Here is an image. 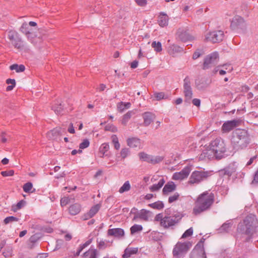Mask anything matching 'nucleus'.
<instances>
[{
	"mask_svg": "<svg viewBox=\"0 0 258 258\" xmlns=\"http://www.w3.org/2000/svg\"><path fill=\"white\" fill-rule=\"evenodd\" d=\"M90 255L89 258H97V250L95 249H90L84 253V256L86 257Z\"/></svg>",
	"mask_w": 258,
	"mask_h": 258,
	"instance_id": "36",
	"label": "nucleus"
},
{
	"mask_svg": "<svg viewBox=\"0 0 258 258\" xmlns=\"http://www.w3.org/2000/svg\"><path fill=\"white\" fill-rule=\"evenodd\" d=\"M219 55L218 52H214L207 55L204 59L203 69H209L215 66L218 62Z\"/></svg>",
	"mask_w": 258,
	"mask_h": 258,
	"instance_id": "9",
	"label": "nucleus"
},
{
	"mask_svg": "<svg viewBox=\"0 0 258 258\" xmlns=\"http://www.w3.org/2000/svg\"><path fill=\"white\" fill-rule=\"evenodd\" d=\"M19 220L18 218L15 217L14 216H9L6 217L4 220V222L5 224H8L12 222L18 221Z\"/></svg>",
	"mask_w": 258,
	"mask_h": 258,
	"instance_id": "48",
	"label": "nucleus"
},
{
	"mask_svg": "<svg viewBox=\"0 0 258 258\" xmlns=\"http://www.w3.org/2000/svg\"><path fill=\"white\" fill-rule=\"evenodd\" d=\"M131 104L130 102H120L117 105V108L119 111L122 112L124 110L130 108Z\"/></svg>",
	"mask_w": 258,
	"mask_h": 258,
	"instance_id": "34",
	"label": "nucleus"
},
{
	"mask_svg": "<svg viewBox=\"0 0 258 258\" xmlns=\"http://www.w3.org/2000/svg\"><path fill=\"white\" fill-rule=\"evenodd\" d=\"M6 83L8 84H11V85L15 86L16 82L14 79H8L6 81Z\"/></svg>",
	"mask_w": 258,
	"mask_h": 258,
	"instance_id": "64",
	"label": "nucleus"
},
{
	"mask_svg": "<svg viewBox=\"0 0 258 258\" xmlns=\"http://www.w3.org/2000/svg\"><path fill=\"white\" fill-rule=\"evenodd\" d=\"M109 145L108 144H102L99 148L100 157L101 158H103L104 157L107 156V155L105 154V153L109 150Z\"/></svg>",
	"mask_w": 258,
	"mask_h": 258,
	"instance_id": "30",
	"label": "nucleus"
},
{
	"mask_svg": "<svg viewBox=\"0 0 258 258\" xmlns=\"http://www.w3.org/2000/svg\"><path fill=\"white\" fill-rule=\"evenodd\" d=\"M138 252V248H126L122 255L123 258H128L132 254H135Z\"/></svg>",
	"mask_w": 258,
	"mask_h": 258,
	"instance_id": "31",
	"label": "nucleus"
},
{
	"mask_svg": "<svg viewBox=\"0 0 258 258\" xmlns=\"http://www.w3.org/2000/svg\"><path fill=\"white\" fill-rule=\"evenodd\" d=\"M210 173L203 170L195 171L192 172L189 177L188 183L190 184H199L206 180L209 176Z\"/></svg>",
	"mask_w": 258,
	"mask_h": 258,
	"instance_id": "7",
	"label": "nucleus"
},
{
	"mask_svg": "<svg viewBox=\"0 0 258 258\" xmlns=\"http://www.w3.org/2000/svg\"><path fill=\"white\" fill-rule=\"evenodd\" d=\"M192 102L194 105L198 107L200 106L201 100L200 99L195 98L192 100Z\"/></svg>",
	"mask_w": 258,
	"mask_h": 258,
	"instance_id": "60",
	"label": "nucleus"
},
{
	"mask_svg": "<svg viewBox=\"0 0 258 258\" xmlns=\"http://www.w3.org/2000/svg\"><path fill=\"white\" fill-rule=\"evenodd\" d=\"M190 171L189 167L184 168L180 172H175L172 176V179L174 180H182L186 178Z\"/></svg>",
	"mask_w": 258,
	"mask_h": 258,
	"instance_id": "15",
	"label": "nucleus"
},
{
	"mask_svg": "<svg viewBox=\"0 0 258 258\" xmlns=\"http://www.w3.org/2000/svg\"><path fill=\"white\" fill-rule=\"evenodd\" d=\"M182 217V214L178 212L172 215L165 216L163 221L161 222V226L164 228L172 227L180 221Z\"/></svg>",
	"mask_w": 258,
	"mask_h": 258,
	"instance_id": "6",
	"label": "nucleus"
},
{
	"mask_svg": "<svg viewBox=\"0 0 258 258\" xmlns=\"http://www.w3.org/2000/svg\"><path fill=\"white\" fill-rule=\"evenodd\" d=\"M70 199L69 197H63L60 200V205L62 207L66 206L70 203Z\"/></svg>",
	"mask_w": 258,
	"mask_h": 258,
	"instance_id": "53",
	"label": "nucleus"
},
{
	"mask_svg": "<svg viewBox=\"0 0 258 258\" xmlns=\"http://www.w3.org/2000/svg\"><path fill=\"white\" fill-rule=\"evenodd\" d=\"M151 45L156 52H160L162 49V45L160 42L153 41Z\"/></svg>",
	"mask_w": 258,
	"mask_h": 258,
	"instance_id": "45",
	"label": "nucleus"
},
{
	"mask_svg": "<svg viewBox=\"0 0 258 258\" xmlns=\"http://www.w3.org/2000/svg\"><path fill=\"white\" fill-rule=\"evenodd\" d=\"M89 144L90 142L88 140H84L83 142L80 144L79 147L80 150L87 148L89 146Z\"/></svg>",
	"mask_w": 258,
	"mask_h": 258,
	"instance_id": "52",
	"label": "nucleus"
},
{
	"mask_svg": "<svg viewBox=\"0 0 258 258\" xmlns=\"http://www.w3.org/2000/svg\"><path fill=\"white\" fill-rule=\"evenodd\" d=\"M97 247L100 249H105L107 247V244L104 241L101 240L98 241L97 240Z\"/></svg>",
	"mask_w": 258,
	"mask_h": 258,
	"instance_id": "55",
	"label": "nucleus"
},
{
	"mask_svg": "<svg viewBox=\"0 0 258 258\" xmlns=\"http://www.w3.org/2000/svg\"><path fill=\"white\" fill-rule=\"evenodd\" d=\"M17 36L18 33L16 31H10L8 33V38L12 42L14 41L15 39H16L17 38H18Z\"/></svg>",
	"mask_w": 258,
	"mask_h": 258,
	"instance_id": "49",
	"label": "nucleus"
},
{
	"mask_svg": "<svg viewBox=\"0 0 258 258\" xmlns=\"http://www.w3.org/2000/svg\"><path fill=\"white\" fill-rule=\"evenodd\" d=\"M149 206L153 209L161 210L164 208V204L161 201H158L149 205Z\"/></svg>",
	"mask_w": 258,
	"mask_h": 258,
	"instance_id": "41",
	"label": "nucleus"
},
{
	"mask_svg": "<svg viewBox=\"0 0 258 258\" xmlns=\"http://www.w3.org/2000/svg\"><path fill=\"white\" fill-rule=\"evenodd\" d=\"M154 97L157 100L163 99L164 97V93L163 92H159L154 93Z\"/></svg>",
	"mask_w": 258,
	"mask_h": 258,
	"instance_id": "57",
	"label": "nucleus"
},
{
	"mask_svg": "<svg viewBox=\"0 0 258 258\" xmlns=\"http://www.w3.org/2000/svg\"><path fill=\"white\" fill-rule=\"evenodd\" d=\"M126 143L128 146L132 148H138L141 149V142L140 139L137 137L129 138L126 140Z\"/></svg>",
	"mask_w": 258,
	"mask_h": 258,
	"instance_id": "17",
	"label": "nucleus"
},
{
	"mask_svg": "<svg viewBox=\"0 0 258 258\" xmlns=\"http://www.w3.org/2000/svg\"><path fill=\"white\" fill-rule=\"evenodd\" d=\"M10 70H16V72H23L25 71V67L24 65H18L17 64H14L11 65L10 67Z\"/></svg>",
	"mask_w": 258,
	"mask_h": 258,
	"instance_id": "37",
	"label": "nucleus"
},
{
	"mask_svg": "<svg viewBox=\"0 0 258 258\" xmlns=\"http://www.w3.org/2000/svg\"><path fill=\"white\" fill-rule=\"evenodd\" d=\"M191 247V243L189 241L177 242L173 249V258H180L183 256Z\"/></svg>",
	"mask_w": 258,
	"mask_h": 258,
	"instance_id": "4",
	"label": "nucleus"
},
{
	"mask_svg": "<svg viewBox=\"0 0 258 258\" xmlns=\"http://www.w3.org/2000/svg\"><path fill=\"white\" fill-rule=\"evenodd\" d=\"M165 181L163 178H161L157 184H154L150 187V190L151 191H156L160 189L165 183Z\"/></svg>",
	"mask_w": 258,
	"mask_h": 258,
	"instance_id": "32",
	"label": "nucleus"
},
{
	"mask_svg": "<svg viewBox=\"0 0 258 258\" xmlns=\"http://www.w3.org/2000/svg\"><path fill=\"white\" fill-rule=\"evenodd\" d=\"M124 231L121 228H113L108 230V235L115 237H120L124 235Z\"/></svg>",
	"mask_w": 258,
	"mask_h": 258,
	"instance_id": "25",
	"label": "nucleus"
},
{
	"mask_svg": "<svg viewBox=\"0 0 258 258\" xmlns=\"http://www.w3.org/2000/svg\"><path fill=\"white\" fill-rule=\"evenodd\" d=\"M214 201V196L212 193L206 191L200 195L195 202L193 213L199 215L209 210Z\"/></svg>",
	"mask_w": 258,
	"mask_h": 258,
	"instance_id": "1",
	"label": "nucleus"
},
{
	"mask_svg": "<svg viewBox=\"0 0 258 258\" xmlns=\"http://www.w3.org/2000/svg\"><path fill=\"white\" fill-rule=\"evenodd\" d=\"M138 5L144 6L146 4V0H135Z\"/></svg>",
	"mask_w": 258,
	"mask_h": 258,
	"instance_id": "61",
	"label": "nucleus"
},
{
	"mask_svg": "<svg viewBox=\"0 0 258 258\" xmlns=\"http://www.w3.org/2000/svg\"><path fill=\"white\" fill-rule=\"evenodd\" d=\"M65 133V128L56 127L48 133L47 137L50 139L54 140L58 136H61Z\"/></svg>",
	"mask_w": 258,
	"mask_h": 258,
	"instance_id": "16",
	"label": "nucleus"
},
{
	"mask_svg": "<svg viewBox=\"0 0 258 258\" xmlns=\"http://www.w3.org/2000/svg\"><path fill=\"white\" fill-rule=\"evenodd\" d=\"M150 217V212L145 209H142L136 214L134 217V219L140 218V219L147 221L149 220Z\"/></svg>",
	"mask_w": 258,
	"mask_h": 258,
	"instance_id": "21",
	"label": "nucleus"
},
{
	"mask_svg": "<svg viewBox=\"0 0 258 258\" xmlns=\"http://www.w3.org/2000/svg\"><path fill=\"white\" fill-rule=\"evenodd\" d=\"M14 174V171L13 170H10L8 171H4L1 172V174L3 176H13Z\"/></svg>",
	"mask_w": 258,
	"mask_h": 258,
	"instance_id": "54",
	"label": "nucleus"
},
{
	"mask_svg": "<svg viewBox=\"0 0 258 258\" xmlns=\"http://www.w3.org/2000/svg\"><path fill=\"white\" fill-rule=\"evenodd\" d=\"M52 109L57 114H60L63 111V107L61 104L55 105L52 107Z\"/></svg>",
	"mask_w": 258,
	"mask_h": 258,
	"instance_id": "46",
	"label": "nucleus"
},
{
	"mask_svg": "<svg viewBox=\"0 0 258 258\" xmlns=\"http://www.w3.org/2000/svg\"><path fill=\"white\" fill-rule=\"evenodd\" d=\"M179 197V195L177 193L174 194L172 196L169 197L168 202L169 203H171L175 201H176Z\"/></svg>",
	"mask_w": 258,
	"mask_h": 258,
	"instance_id": "56",
	"label": "nucleus"
},
{
	"mask_svg": "<svg viewBox=\"0 0 258 258\" xmlns=\"http://www.w3.org/2000/svg\"><path fill=\"white\" fill-rule=\"evenodd\" d=\"M210 147L214 151L216 159H220L224 157L226 148L223 141L220 139H216L211 143Z\"/></svg>",
	"mask_w": 258,
	"mask_h": 258,
	"instance_id": "5",
	"label": "nucleus"
},
{
	"mask_svg": "<svg viewBox=\"0 0 258 258\" xmlns=\"http://www.w3.org/2000/svg\"><path fill=\"white\" fill-rule=\"evenodd\" d=\"M155 219L157 221H160V225H161V222L163 221V220L164 219V217L162 214H158L156 216Z\"/></svg>",
	"mask_w": 258,
	"mask_h": 258,
	"instance_id": "58",
	"label": "nucleus"
},
{
	"mask_svg": "<svg viewBox=\"0 0 258 258\" xmlns=\"http://www.w3.org/2000/svg\"><path fill=\"white\" fill-rule=\"evenodd\" d=\"M250 142L249 135L247 131L237 128L232 132L231 143L236 150L243 149Z\"/></svg>",
	"mask_w": 258,
	"mask_h": 258,
	"instance_id": "2",
	"label": "nucleus"
},
{
	"mask_svg": "<svg viewBox=\"0 0 258 258\" xmlns=\"http://www.w3.org/2000/svg\"><path fill=\"white\" fill-rule=\"evenodd\" d=\"M183 48L176 45H171L168 49V52L170 55H174L176 53L181 52L183 51Z\"/></svg>",
	"mask_w": 258,
	"mask_h": 258,
	"instance_id": "29",
	"label": "nucleus"
},
{
	"mask_svg": "<svg viewBox=\"0 0 258 258\" xmlns=\"http://www.w3.org/2000/svg\"><path fill=\"white\" fill-rule=\"evenodd\" d=\"M214 158H216V154L210 147L204 149L199 156V160L203 161L210 160Z\"/></svg>",
	"mask_w": 258,
	"mask_h": 258,
	"instance_id": "14",
	"label": "nucleus"
},
{
	"mask_svg": "<svg viewBox=\"0 0 258 258\" xmlns=\"http://www.w3.org/2000/svg\"><path fill=\"white\" fill-rule=\"evenodd\" d=\"M178 36L179 38L183 42H186L192 39V37L185 31H178Z\"/></svg>",
	"mask_w": 258,
	"mask_h": 258,
	"instance_id": "28",
	"label": "nucleus"
},
{
	"mask_svg": "<svg viewBox=\"0 0 258 258\" xmlns=\"http://www.w3.org/2000/svg\"><path fill=\"white\" fill-rule=\"evenodd\" d=\"M237 121L235 120L225 122L222 125V130L223 132H229L237 125Z\"/></svg>",
	"mask_w": 258,
	"mask_h": 258,
	"instance_id": "19",
	"label": "nucleus"
},
{
	"mask_svg": "<svg viewBox=\"0 0 258 258\" xmlns=\"http://www.w3.org/2000/svg\"><path fill=\"white\" fill-rule=\"evenodd\" d=\"M183 93L185 97V101L190 102L192 97V90L190 85V79L188 77H185L183 80Z\"/></svg>",
	"mask_w": 258,
	"mask_h": 258,
	"instance_id": "10",
	"label": "nucleus"
},
{
	"mask_svg": "<svg viewBox=\"0 0 258 258\" xmlns=\"http://www.w3.org/2000/svg\"><path fill=\"white\" fill-rule=\"evenodd\" d=\"M92 241V239H89L85 243L83 244L82 245H80V247H81V250H82L84 248H85L86 247L88 246L89 244H91V243Z\"/></svg>",
	"mask_w": 258,
	"mask_h": 258,
	"instance_id": "59",
	"label": "nucleus"
},
{
	"mask_svg": "<svg viewBox=\"0 0 258 258\" xmlns=\"http://www.w3.org/2000/svg\"><path fill=\"white\" fill-rule=\"evenodd\" d=\"M224 37V32L221 30L208 32L205 33L204 41L212 43H218L223 40Z\"/></svg>",
	"mask_w": 258,
	"mask_h": 258,
	"instance_id": "8",
	"label": "nucleus"
},
{
	"mask_svg": "<svg viewBox=\"0 0 258 258\" xmlns=\"http://www.w3.org/2000/svg\"><path fill=\"white\" fill-rule=\"evenodd\" d=\"M25 204V201L21 200L20 202H19L16 205H13L12 207V210L14 212H16L18 210L23 207Z\"/></svg>",
	"mask_w": 258,
	"mask_h": 258,
	"instance_id": "42",
	"label": "nucleus"
},
{
	"mask_svg": "<svg viewBox=\"0 0 258 258\" xmlns=\"http://www.w3.org/2000/svg\"><path fill=\"white\" fill-rule=\"evenodd\" d=\"M4 248L3 251V254L5 257H10L13 254V246L11 244H8L5 246V242L3 241L0 243V248Z\"/></svg>",
	"mask_w": 258,
	"mask_h": 258,
	"instance_id": "18",
	"label": "nucleus"
},
{
	"mask_svg": "<svg viewBox=\"0 0 258 258\" xmlns=\"http://www.w3.org/2000/svg\"><path fill=\"white\" fill-rule=\"evenodd\" d=\"M143 229V227L140 225L135 224L131 228V233L132 234H134L135 233L141 231Z\"/></svg>",
	"mask_w": 258,
	"mask_h": 258,
	"instance_id": "43",
	"label": "nucleus"
},
{
	"mask_svg": "<svg viewBox=\"0 0 258 258\" xmlns=\"http://www.w3.org/2000/svg\"><path fill=\"white\" fill-rule=\"evenodd\" d=\"M130 154V150L128 148H123L120 151V156L122 159H125Z\"/></svg>",
	"mask_w": 258,
	"mask_h": 258,
	"instance_id": "47",
	"label": "nucleus"
},
{
	"mask_svg": "<svg viewBox=\"0 0 258 258\" xmlns=\"http://www.w3.org/2000/svg\"><path fill=\"white\" fill-rule=\"evenodd\" d=\"M68 131L71 134H74L75 133V131L73 126V123H70Z\"/></svg>",
	"mask_w": 258,
	"mask_h": 258,
	"instance_id": "63",
	"label": "nucleus"
},
{
	"mask_svg": "<svg viewBox=\"0 0 258 258\" xmlns=\"http://www.w3.org/2000/svg\"><path fill=\"white\" fill-rule=\"evenodd\" d=\"M131 188V185L128 181H125L122 186L119 188V192L122 194L128 191Z\"/></svg>",
	"mask_w": 258,
	"mask_h": 258,
	"instance_id": "39",
	"label": "nucleus"
},
{
	"mask_svg": "<svg viewBox=\"0 0 258 258\" xmlns=\"http://www.w3.org/2000/svg\"><path fill=\"white\" fill-rule=\"evenodd\" d=\"M7 135L5 133H2L1 135V141L3 143H6L7 141Z\"/></svg>",
	"mask_w": 258,
	"mask_h": 258,
	"instance_id": "62",
	"label": "nucleus"
},
{
	"mask_svg": "<svg viewBox=\"0 0 258 258\" xmlns=\"http://www.w3.org/2000/svg\"><path fill=\"white\" fill-rule=\"evenodd\" d=\"M12 44L14 47L18 49L21 50L24 47L23 43L21 39L19 37L17 38L14 41H12Z\"/></svg>",
	"mask_w": 258,
	"mask_h": 258,
	"instance_id": "35",
	"label": "nucleus"
},
{
	"mask_svg": "<svg viewBox=\"0 0 258 258\" xmlns=\"http://www.w3.org/2000/svg\"><path fill=\"white\" fill-rule=\"evenodd\" d=\"M143 117L145 126H148L154 121L155 115L151 112H146L143 114Z\"/></svg>",
	"mask_w": 258,
	"mask_h": 258,
	"instance_id": "20",
	"label": "nucleus"
},
{
	"mask_svg": "<svg viewBox=\"0 0 258 258\" xmlns=\"http://www.w3.org/2000/svg\"><path fill=\"white\" fill-rule=\"evenodd\" d=\"M20 31L26 36L28 39H31L30 35H34V33L29 30V26L26 23H23L20 28Z\"/></svg>",
	"mask_w": 258,
	"mask_h": 258,
	"instance_id": "27",
	"label": "nucleus"
},
{
	"mask_svg": "<svg viewBox=\"0 0 258 258\" xmlns=\"http://www.w3.org/2000/svg\"><path fill=\"white\" fill-rule=\"evenodd\" d=\"M81 208V205L78 203L72 205L69 208V213L72 215H76L80 212Z\"/></svg>",
	"mask_w": 258,
	"mask_h": 258,
	"instance_id": "23",
	"label": "nucleus"
},
{
	"mask_svg": "<svg viewBox=\"0 0 258 258\" xmlns=\"http://www.w3.org/2000/svg\"><path fill=\"white\" fill-rule=\"evenodd\" d=\"M205 54V50L204 48H201L197 49L192 55V58L196 59L201 56Z\"/></svg>",
	"mask_w": 258,
	"mask_h": 258,
	"instance_id": "38",
	"label": "nucleus"
},
{
	"mask_svg": "<svg viewBox=\"0 0 258 258\" xmlns=\"http://www.w3.org/2000/svg\"><path fill=\"white\" fill-rule=\"evenodd\" d=\"M33 187L32 183L31 182H27L23 186V190L26 192H29L32 189Z\"/></svg>",
	"mask_w": 258,
	"mask_h": 258,
	"instance_id": "51",
	"label": "nucleus"
},
{
	"mask_svg": "<svg viewBox=\"0 0 258 258\" xmlns=\"http://www.w3.org/2000/svg\"><path fill=\"white\" fill-rule=\"evenodd\" d=\"M138 156L140 160L152 164L158 163L163 160V158L162 157L153 156L143 152L139 153L138 154Z\"/></svg>",
	"mask_w": 258,
	"mask_h": 258,
	"instance_id": "11",
	"label": "nucleus"
},
{
	"mask_svg": "<svg viewBox=\"0 0 258 258\" xmlns=\"http://www.w3.org/2000/svg\"><path fill=\"white\" fill-rule=\"evenodd\" d=\"M193 233V229L192 227H190L188 229L186 230L184 233L182 234L181 238H185L188 237L192 235Z\"/></svg>",
	"mask_w": 258,
	"mask_h": 258,
	"instance_id": "50",
	"label": "nucleus"
},
{
	"mask_svg": "<svg viewBox=\"0 0 258 258\" xmlns=\"http://www.w3.org/2000/svg\"><path fill=\"white\" fill-rule=\"evenodd\" d=\"M245 26L244 19L239 16H234L231 21L230 27L233 30L243 29Z\"/></svg>",
	"mask_w": 258,
	"mask_h": 258,
	"instance_id": "13",
	"label": "nucleus"
},
{
	"mask_svg": "<svg viewBox=\"0 0 258 258\" xmlns=\"http://www.w3.org/2000/svg\"><path fill=\"white\" fill-rule=\"evenodd\" d=\"M176 185L173 182H168L165 184L163 188L162 191L164 195H168L175 190Z\"/></svg>",
	"mask_w": 258,
	"mask_h": 258,
	"instance_id": "24",
	"label": "nucleus"
},
{
	"mask_svg": "<svg viewBox=\"0 0 258 258\" xmlns=\"http://www.w3.org/2000/svg\"><path fill=\"white\" fill-rule=\"evenodd\" d=\"M232 224L233 222L232 220H228L221 226L219 230L220 231V232H227L228 231L229 229L231 227Z\"/></svg>",
	"mask_w": 258,
	"mask_h": 258,
	"instance_id": "33",
	"label": "nucleus"
},
{
	"mask_svg": "<svg viewBox=\"0 0 258 258\" xmlns=\"http://www.w3.org/2000/svg\"><path fill=\"white\" fill-rule=\"evenodd\" d=\"M190 258H207L203 243L196 245L190 253Z\"/></svg>",
	"mask_w": 258,
	"mask_h": 258,
	"instance_id": "12",
	"label": "nucleus"
},
{
	"mask_svg": "<svg viewBox=\"0 0 258 258\" xmlns=\"http://www.w3.org/2000/svg\"><path fill=\"white\" fill-rule=\"evenodd\" d=\"M134 113L133 111H129L126 114L123 115L122 123L123 124H126L127 122L131 117L132 115Z\"/></svg>",
	"mask_w": 258,
	"mask_h": 258,
	"instance_id": "44",
	"label": "nucleus"
},
{
	"mask_svg": "<svg viewBox=\"0 0 258 258\" xmlns=\"http://www.w3.org/2000/svg\"><path fill=\"white\" fill-rule=\"evenodd\" d=\"M100 208V206L98 204L93 206L90 211L84 215V219L87 220L93 217L98 212Z\"/></svg>",
	"mask_w": 258,
	"mask_h": 258,
	"instance_id": "22",
	"label": "nucleus"
},
{
	"mask_svg": "<svg viewBox=\"0 0 258 258\" xmlns=\"http://www.w3.org/2000/svg\"><path fill=\"white\" fill-rule=\"evenodd\" d=\"M168 16L164 13H161L158 17V24L161 27H165L168 25Z\"/></svg>",
	"mask_w": 258,
	"mask_h": 258,
	"instance_id": "26",
	"label": "nucleus"
},
{
	"mask_svg": "<svg viewBox=\"0 0 258 258\" xmlns=\"http://www.w3.org/2000/svg\"><path fill=\"white\" fill-rule=\"evenodd\" d=\"M196 85L198 89L203 90L207 87L208 84L204 80L196 82Z\"/></svg>",
	"mask_w": 258,
	"mask_h": 258,
	"instance_id": "40",
	"label": "nucleus"
},
{
	"mask_svg": "<svg viewBox=\"0 0 258 258\" xmlns=\"http://www.w3.org/2000/svg\"><path fill=\"white\" fill-rule=\"evenodd\" d=\"M258 222L255 216L249 215L245 217L237 227V231L241 234L251 235L256 232Z\"/></svg>",
	"mask_w": 258,
	"mask_h": 258,
	"instance_id": "3",
	"label": "nucleus"
}]
</instances>
